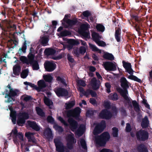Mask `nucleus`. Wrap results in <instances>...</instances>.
<instances>
[{
    "instance_id": "nucleus-48",
    "label": "nucleus",
    "mask_w": 152,
    "mask_h": 152,
    "mask_svg": "<svg viewBox=\"0 0 152 152\" xmlns=\"http://www.w3.org/2000/svg\"><path fill=\"white\" fill-rule=\"evenodd\" d=\"M113 132L112 134L114 137H117L118 136V129L116 127H113L112 128Z\"/></svg>"
},
{
    "instance_id": "nucleus-10",
    "label": "nucleus",
    "mask_w": 152,
    "mask_h": 152,
    "mask_svg": "<svg viewBox=\"0 0 152 152\" xmlns=\"http://www.w3.org/2000/svg\"><path fill=\"white\" fill-rule=\"evenodd\" d=\"M54 91L58 97L67 96L69 95V92L66 89L61 87H57Z\"/></svg>"
},
{
    "instance_id": "nucleus-53",
    "label": "nucleus",
    "mask_w": 152,
    "mask_h": 152,
    "mask_svg": "<svg viewBox=\"0 0 152 152\" xmlns=\"http://www.w3.org/2000/svg\"><path fill=\"white\" fill-rule=\"evenodd\" d=\"M104 106L105 108V109L108 110L111 107V106L110 102L108 101H104Z\"/></svg>"
},
{
    "instance_id": "nucleus-63",
    "label": "nucleus",
    "mask_w": 152,
    "mask_h": 152,
    "mask_svg": "<svg viewBox=\"0 0 152 152\" xmlns=\"http://www.w3.org/2000/svg\"><path fill=\"white\" fill-rule=\"evenodd\" d=\"M81 35L83 37L86 38H88L89 37H90L89 32L83 31L82 32Z\"/></svg>"
},
{
    "instance_id": "nucleus-13",
    "label": "nucleus",
    "mask_w": 152,
    "mask_h": 152,
    "mask_svg": "<svg viewBox=\"0 0 152 152\" xmlns=\"http://www.w3.org/2000/svg\"><path fill=\"white\" fill-rule=\"evenodd\" d=\"M115 63H114L110 61H105L103 62V66L107 71H114L116 70V67L115 64Z\"/></svg>"
},
{
    "instance_id": "nucleus-38",
    "label": "nucleus",
    "mask_w": 152,
    "mask_h": 152,
    "mask_svg": "<svg viewBox=\"0 0 152 152\" xmlns=\"http://www.w3.org/2000/svg\"><path fill=\"white\" fill-rule=\"evenodd\" d=\"M92 37L93 40L96 42L99 39L100 36L99 34L96 32H94L92 34Z\"/></svg>"
},
{
    "instance_id": "nucleus-33",
    "label": "nucleus",
    "mask_w": 152,
    "mask_h": 152,
    "mask_svg": "<svg viewBox=\"0 0 152 152\" xmlns=\"http://www.w3.org/2000/svg\"><path fill=\"white\" fill-rule=\"evenodd\" d=\"M139 152H148V149L143 144H141L138 147Z\"/></svg>"
},
{
    "instance_id": "nucleus-29",
    "label": "nucleus",
    "mask_w": 152,
    "mask_h": 152,
    "mask_svg": "<svg viewBox=\"0 0 152 152\" xmlns=\"http://www.w3.org/2000/svg\"><path fill=\"white\" fill-rule=\"evenodd\" d=\"M30 42L27 41L26 40H25L22 46V47L20 48L19 49V52L20 53H25L26 52V50L27 48L26 45L28 44H30Z\"/></svg>"
},
{
    "instance_id": "nucleus-57",
    "label": "nucleus",
    "mask_w": 152,
    "mask_h": 152,
    "mask_svg": "<svg viewBox=\"0 0 152 152\" xmlns=\"http://www.w3.org/2000/svg\"><path fill=\"white\" fill-rule=\"evenodd\" d=\"M82 15L86 18H87L88 19V17L91 15V13L88 10L83 12L82 13Z\"/></svg>"
},
{
    "instance_id": "nucleus-35",
    "label": "nucleus",
    "mask_w": 152,
    "mask_h": 152,
    "mask_svg": "<svg viewBox=\"0 0 152 152\" xmlns=\"http://www.w3.org/2000/svg\"><path fill=\"white\" fill-rule=\"evenodd\" d=\"M18 116L24 119L25 120L28 119L29 118L28 113L26 112L20 113Z\"/></svg>"
},
{
    "instance_id": "nucleus-21",
    "label": "nucleus",
    "mask_w": 152,
    "mask_h": 152,
    "mask_svg": "<svg viewBox=\"0 0 152 152\" xmlns=\"http://www.w3.org/2000/svg\"><path fill=\"white\" fill-rule=\"evenodd\" d=\"M77 22V18L75 17L73 19H68L66 22L68 25L65 27H72L75 25Z\"/></svg>"
},
{
    "instance_id": "nucleus-31",
    "label": "nucleus",
    "mask_w": 152,
    "mask_h": 152,
    "mask_svg": "<svg viewBox=\"0 0 152 152\" xmlns=\"http://www.w3.org/2000/svg\"><path fill=\"white\" fill-rule=\"evenodd\" d=\"M85 128V126L81 124L76 132V134L79 136H81L83 134V131Z\"/></svg>"
},
{
    "instance_id": "nucleus-39",
    "label": "nucleus",
    "mask_w": 152,
    "mask_h": 152,
    "mask_svg": "<svg viewBox=\"0 0 152 152\" xmlns=\"http://www.w3.org/2000/svg\"><path fill=\"white\" fill-rule=\"evenodd\" d=\"M36 110L37 113L38 115L42 117L45 116V113L41 108L38 107H36Z\"/></svg>"
},
{
    "instance_id": "nucleus-9",
    "label": "nucleus",
    "mask_w": 152,
    "mask_h": 152,
    "mask_svg": "<svg viewBox=\"0 0 152 152\" xmlns=\"http://www.w3.org/2000/svg\"><path fill=\"white\" fill-rule=\"evenodd\" d=\"M99 116L100 118L109 120L112 117L113 115L110 111L107 109H103L101 111Z\"/></svg>"
},
{
    "instance_id": "nucleus-4",
    "label": "nucleus",
    "mask_w": 152,
    "mask_h": 152,
    "mask_svg": "<svg viewBox=\"0 0 152 152\" xmlns=\"http://www.w3.org/2000/svg\"><path fill=\"white\" fill-rule=\"evenodd\" d=\"M122 64L126 70V72L131 75L128 76V78L139 83H141L142 81L141 79L138 78L136 76L132 75L133 74L134 71L132 68L131 64L130 63L126 62L124 61H122Z\"/></svg>"
},
{
    "instance_id": "nucleus-62",
    "label": "nucleus",
    "mask_w": 152,
    "mask_h": 152,
    "mask_svg": "<svg viewBox=\"0 0 152 152\" xmlns=\"http://www.w3.org/2000/svg\"><path fill=\"white\" fill-rule=\"evenodd\" d=\"M72 53L75 55V56L77 57H79L80 56V53L78 50V48L76 49H74L72 51Z\"/></svg>"
},
{
    "instance_id": "nucleus-11",
    "label": "nucleus",
    "mask_w": 152,
    "mask_h": 152,
    "mask_svg": "<svg viewBox=\"0 0 152 152\" xmlns=\"http://www.w3.org/2000/svg\"><path fill=\"white\" fill-rule=\"evenodd\" d=\"M54 142L56 147V150L58 152H64L66 148L60 140L57 139L54 140Z\"/></svg>"
},
{
    "instance_id": "nucleus-12",
    "label": "nucleus",
    "mask_w": 152,
    "mask_h": 152,
    "mask_svg": "<svg viewBox=\"0 0 152 152\" xmlns=\"http://www.w3.org/2000/svg\"><path fill=\"white\" fill-rule=\"evenodd\" d=\"M45 70L48 72H52L56 68V65L53 61H46L44 64Z\"/></svg>"
},
{
    "instance_id": "nucleus-49",
    "label": "nucleus",
    "mask_w": 152,
    "mask_h": 152,
    "mask_svg": "<svg viewBox=\"0 0 152 152\" xmlns=\"http://www.w3.org/2000/svg\"><path fill=\"white\" fill-rule=\"evenodd\" d=\"M53 127L56 130L58 131L59 132H61L64 131L63 129L61 126H59L56 124L54 125Z\"/></svg>"
},
{
    "instance_id": "nucleus-3",
    "label": "nucleus",
    "mask_w": 152,
    "mask_h": 152,
    "mask_svg": "<svg viewBox=\"0 0 152 152\" xmlns=\"http://www.w3.org/2000/svg\"><path fill=\"white\" fill-rule=\"evenodd\" d=\"M7 87L9 89V91L6 89L4 92L3 93V95L5 94V98H7V102L10 103L12 101H15V98L19 95V91L16 89H14L12 88L11 84H9Z\"/></svg>"
},
{
    "instance_id": "nucleus-36",
    "label": "nucleus",
    "mask_w": 152,
    "mask_h": 152,
    "mask_svg": "<svg viewBox=\"0 0 152 152\" xmlns=\"http://www.w3.org/2000/svg\"><path fill=\"white\" fill-rule=\"evenodd\" d=\"M96 28L97 31L102 32L104 31L105 29L104 26L100 23L97 24Z\"/></svg>"
},
{
    "instance_id": "nucleus-50",
    "label": "nucleus",
    "mask_w": 152,
    "mask_h": 152,
    "mask_svg": "<svg viewBox=\"0 0 152 152\" xmlns=\"http://www.w3.org/2000/svg\"><path fill=\"white\" fill-rule=\"evenodd\" d=\"M80 142L82 148L84 149H87V147L86 142L84 139L83 138L80 139Z\"/></svg>"
},
{
    "instance_id": "nucleus-32",
    "label": "nucleus",
    "mask_w": 152,
    "mask_h": 152,
    "mask_svg": "<svg viewBox=\"0 0 152 152\" xmlns=\"http://www.w3.org/2000/svg\"><path fill=\"white\" fill-rule=\"evenodd\" d=\"M78 90L80 93H82L84 96L87 97H88V96L90 94L89 92L90 89H88L85 91L84 90L83 88L81 87H79Z\"/></svg>"
},
{
    "instance_id": "nucleus-51",
    "label": "nucleus",
    "mask_w": 152,
    "mask_h": 152,
    "mask_svg": "<svg viewBox=\"0 0 152 152\" xmlns=\"http://www.w3.org/2000/svg\"><path fill=\"white\" fill-rule=\"evenodd\" d=\"M10 115V117L12 118V121L13 123V124H15L16 123V112H15V113H11Z\"/></svg>"
},
{
    "instance_id": "nucleus-44",
    "label": "nucleus",
    "mask_w": 152,
    "mask_h": 152,
    "mask_svg": "<svg viewBox=\"0 0 152 152\" xmlns=\"http://www.w3.org/2000/svg\"><path fill=\"white\" fill-rule=\"evenodd\" d=\"M71 35V32L69 31L65 30L60 32V35L61 37H66Z\"/></svg>"
},
{
    "instance_id": "nucleus-14",
    "label": "nucleus",
    "mask_w": 152,
    "mask_h": 152,
    "mask_svg": "<svg viewBox=\"0 0 152 152\" xmlns=\"http://www.w3.org/2000/svg\"><path fill=\"white\" fill-rule=\"evenodd\" d=\"M76 142V140L74 138L73 135L69 134L68 136L67 143V146L68 148L70 149H72L73 148V144Z\"/></svg>"
},
{
    "instance_id": "nucleus-61",
    "label": "nucleus",
    "mask_w": 152,
    "mask_h": 152,
    "mask_svg": "<svg viewBox=\"0 0 152 152\" xmlns=\"http://www.w3.org/2000/svg\"><path fill=\"white\" fill-rule=\"evenodd\" d=\"M96 43L100 46L104 47L106 45L105 42L103 41L100 40L99 39L96 41Z\"/></svg>"
},
{
    "instance_id": "nucleus-28",
    "label": "nucleus",
    "mask_w": 152,
    "mask_h": 152,
    "mask_svg": "<svg viewBox=\"0 0 152 152\" xmlns=\"http://www.w3.org/2000/svg\"><path fill=\"white\" fill-rule=\"evenodd\" d=\"M34 58L32 61H30L29 64L32 65V68L34 70H38L39 69V65L37 61L35 60Z\"/></svg>"
},
{
    "instance_id": "nucleus-37",
    "label": "nucleus",
    "mask_w": 152,
    "mask_h": 152,
    "mask_svg": "<svg viewBox=\"0 0 152 152\" xmlns=\"http://www.w3.org/2000/svg\"><path fill=\"white\" fill-rule=\"evenodd\" d=\"M20 60L23 64H26L27 65H28L30 63V61L29 60L28 58L25 56H22L20 58Z\"/></svg>"
},
{
    "instance_id": "nucleus-45",
    "label": "nucleus",
    "mask_w": 152,
    "mask_h": 152,
    "mask_svg": "<svg viewBox=\"0 0 152 152\" xmlns=\"http://www.w3.org/2000/svg\"><path fill=\"white\" fill-rule=\"evenodd\" d=\"M89 45L90 48L92 50V51L94 52L98 51L99 53H101V50L99 49L95 45L90 43H89Z\"/></svg>"
},
{
    "instance_id": "nucleus-6",
    "label": "nucleus",
    "mask_w": 152,
    "mask_h": 152,
    "mask_svg": "<svg viewBox=\"0 0 152 152\" xmlns=\"http://www.w3.org/2000/svg\"><path fill=\"white\" fill-rule=\"evenodd\" d=\"M130 15L132 19L134 20L135 21L134 22L132 23L134 25V28L138 34H140V30L141 29V27L142 26V23L143 21V19L138 16L137 14L135 13H132Z\"/></svg>"
},
{
    "instance_id": "nucleus-58",
    "label": "nucleus",
    "mask_w": 152,
    "mask_h": 152,
    "mask_svg": "<svg viewBox=\"0 0 152 152\" xmlns=\"http://www.w3.org/2000/svg\"><path fill=\"white\" fill-rule=\"evenodd\" d=\"M77 83L78 85L83 87H85L86 85L85 82L82 80H78L77 81Z\"/></svg>"
},
{
    "instance_id": "nucleus-19",
    "label": "nucleus",
    "mask_w": 152,
    "mask_h": 152,
    "mask_svg": "<svg viewBox=\"0 0 152 152\" xmlns=\"http://www.w3.org/2000/svg\"><path fill=\"white\" fill-rule=\"evenodd\" d=\"M38 52L37 50H35L34 48L31 47L30 49V52L27 56L29 60L32 61L34 58L35 54Z\"/></svg>"
},
{
    "instance_id": "nucleus-56",
    "label": "nucleus",
    "mask_w": 152,
    "mask_h": 152,
    "mask_svg": "<svg viewBox=\"0 0 152 152\" xmlns=\"http://www.w3.org/2000/svg\"><path fill=\"white\" fill-rule=\"evenodd\" d=\"M58 119L61 123L64 124L66 126H69L68 124L65 121V120L61 116L58 118Z\"/></svg>"
},
{
    "instance_id": "nucleus-46",
    "label": "nucleus",
    "mask_w": 152,
    "mask_h": 152,
    "mask_svg": "<svg viewBox=\"0 0 152 152\" xmlns=\"http://www.w3.org/2000/svg\"><path fill=\"white\" fill-rule=\"evenodd\" d=\"M43 77L45 81L48 83L51 82L53 79L52 77L50 75H44Z\"/></svg>"
},
{
    "instance_id": "nucleus-59",
    "label": "nucleus",
    "mask_w": 152,
    "mask_h": 152,
    "mask_svg": "<svg viewBox=\"0 0 152 152\" xmlns=\"http://www.w3.org/2000/svg\"><path fill=\"white\" fill-rule=\"evenodd\" d=\"M18 133V132L17 128L15 127L14 129L12 130L11 132L10 133L9 135H10V137H11L12 136V134H13V135L16 136Z\"/></svg>"
},
{
    "instance_id": "nucleus-60",
    "label": "nucleus",
    "mask_w": 152,
    "mask_h": 152,
    "mask_svg": "<svg viewBox=\"0 0 152 152\" xmlns=\"http://www.w3.org/2000/svg\"><path fill=\"white\" fill-rule=\"evenodd\" d=\"M73 46L77 45L79 44L80 43L79 41L76 40L74 39H70L69 40Z\"/></svg>"
},
{
    "instance_id": "nucleus-15",
    "label": "nucleus",
    "mask_w": 152,
    "mask_h": 152,
    "mask_svg": "<svg viewBox=\"0 0 152 152\" xmlns=\"http://www.w3.org/2000/svg\"><path fill=\"white\" fill-rule=\"evenodd\" d=\"M67 121L69 124V127L72 131L77 129L78 127L77 122L72 118H68Z\"/></svg>"
},
{
    "instance_id": "nucleus-16",
    "label": "nucleus",
    "mask_w": 152,
    "mask_h": 152,
    "mask_svg": "<svg viewBox=\"0 0 152 152\" xmlns=\"http://www.w3.org/2000/svg\"><path fill=\"white\" fill-rule=\"evenodd\" d=\"M27 123L29 127L33 129L38 131L40 130V127L37 125L36 123L33 121H28Z\"/></svg>"
},
{
    "instance_id": "nucleus-2",
    "label": "nucleus",
    "mask_w": 152,
    "mask_h": 152,
    "mask_svg": "<svg viewBox=\"0 0 152 152\" xmlns=\"http://www.w3.org/2000/svg\"><path fill=\"white\" fill-rule=\"evenodd\" d=\"M0 28L2 30L4 31L10 32V35H12L13 38H15V32L12 33L13 31H16L17 26L14 23H12V21L9 19L1 20L0 22Z\"/></svg>"
},
{
    "instance_id": "nucleus-1",
    "label": "nucleus",
    "mask_w": 152,
    "mask_h": 152,
    "mask_svg": "<svg viewBox=\"0 0 152 152\" xmlns=\"http://www.w3.org/2000/svg\"><path fill=\"white\" fill-rule=\"evenodd\" d=\"M120 82L121 83V86L124 90L120 88H117V90L127 101L126 103L128 104L129 106L130 107L132 108V105L130 99L126 95L128 93L127 89L129 88L128 82L125 77H123L121 78Z\"/></svg>"
},
{
    "instance_id": "nucleus-7",
    "label": "nucleus",
    "mask_w": 152,
    "mask_h": 152,
    "mask_svg": "<svg viewBox=\"0 0 152 152\" xmlns=\"http://www.w3.org/2000/svg\"><path fill=\"white\" fill-rule=\"evenodd\" d=\"M136 136L138 141H144L148 139L149 133L147 131L141 129L136 132Z\"/></svg>"
},
{
    "instance_id": "nucleus-27",
    "label": "nucleus",
    "mask_w": 152,
    "mask_h": 152,
    "mask_svg": "<svg viewBox=\"0 0 152 152\" xmlns=\"http://www.w3.org/2000/svg\"><path fill=\"white\" fill-rule=\"evenodd\" d=\"M103 58L104 59L113 61L114 59V57L113 55L107 52L105 53L102 56Z\"/></svg>"
},
{
    "instance_id": "nucleus-55",
    "label": "nucleus",
    "mask_w": 152,
    "mask_h": 152,
    "mask_svg": "<svg viewBox=\"0 0 152 152\" xmlns=\"http://www.w3.org/2000/svg\"><path fill=\"white\" fill-rule=\"evenodd\" d=\"M73 112L74 114L77 116H79L80 113V109L79 107H77L75 108Z\"/></svg>"
},
{
    "instance_id": "nucleus-8",
    "label": "nucleus",
    "mask_w": 152,
    "mask_h": 152,
    "mask_svg": "<svg viewBox=\"0 0 152 152\" xmlns=\"http://www.w3.org/2000/svg\"><path fill=\"white\" fill-rule=\"evenodd\" d=\"M106 127L105 121L102 120L95 126L93 132L94 135H96L102 133Z\"/></svg>"
},
{
    "instance_id": "nucleus-64",
    "label": "nucleus",
    "mask_w": 152,
    "mask_h": 152,
    "mask_svg": "<svg viewBox=\"0 0 152 152\" xmlns=\"http://www.w3.org/2000/svg\"><path fill=\"white\" fill-rule=\"evenodd\" d=\"M47 121L48 123L53 124L54 122V120L53 117L50 115L48 116L47 118Z\"/></svg>"
},
{
    "instance_id": "nucleus-42",
    "label": "nucleus",
    "mask_w": 152,
    "mask_h": 152,
    "mask_svg": "<svg viewBox=\"0 0 152 152\" xmlns=\"http://www.w3.org/2000/svg\"><path fill=\"white\" fill-rule=\"evenodd\" d=\"M26 120L25 119L21 118L18 116V120L17 121V124L19 126H22L23 124L25 123Z\"/></svg>"
},
{
    "instance_id": "nucleus-43",
    "label": "nucleus",
    "mask_w": 152,
    "mask_h": 152,
    "mask_svg": "<svg viewBox=\"0 0 152 152\" xmlns=\"http://www.w3.org/2000/svg\"><path fill=\"white\" fill-rule=\"evenodd\" d=\"M44 102L48 106L50 107L53 104V102L50 99L45 97L44 99Z\"/></svg>"
},
{
    "instance_id": "nucleus-20",
    "label": "nucleus",
    "mask_w": 152,
    "mask_h": 152,
    "mask_svg": "<svg viewBox=\"0 0 152 152\" xmlns=\"http://www.w3.org/2000/svg\"><path fill=\"white\" fill-rule=\"evenodd\" d=\"M149 121L148 118L147 116H145L144 118L142 119L141 123V125L142 128H148L149 126Z\"/></svg>"
},
{
    "instance_id": "nucleus-25",
    "label": "nucleus",
    "mask_w": 152,
    "mask_h": 152,
    "mask_svg": "<svg viewBox=\"0 0 152 152\" xmlns=\"http://www.w3.org/2000/svg\"><path fill=\"white\" fill-rule=\"evenodd\" d=\"M121 31L120 28H115V38L117 42H119L121 41Z\"/></svg>"
},
{
    "instance_id": "nucleus-54",
    "label": "nucleus",
    "mask_w": 152,
    "mask_h": 152,
    "mask_svg": "<svg viewBox=\"0 0 152 152\" xmlns=\"http://www.w3.org/2000/svg\"><path fill=\"white\" fill-rule=\"evenodd\" d=\"M65 113L67 117L69 118H71V117L73 116L74 114L73 111L71 110L66 111L65 112Z\"/></svg>"
},
{
    "instance_id": "nucleus-52",
    "label": "nucleus",
    "mask_w": 152,
    "mask_h": 152,
    "mask_svg": "<svg viewBox=\"0 0 152 152\" xmlns=\"http://www.w3.org/2000/svg\"><path fill=\"white\" fill-rule=\"evenodd\" d=\"M8 42L10 43L11 45L14 44V46L12 47V48H14L16 47L17 45L18 44V42L16 40H13L12 39H10L8 41Z\"/></svg>"
},
{
    "instance_id": "nucleus-22",
    "label": "nucleus",
    "mask_w": 152,
    "mask_h": 152,
    "mask_svg": "<svg viewBox=\"0 0 152 152\" xmlns=\"http://www.w3.org/2000/svg\"><path fill=\"white\" fill-rule=\"evenodd\" d=\"M25 136L28 140V142H32L33 143H36V140L33 134L31 132H26Z\"/></svg>"
},
{
    "instance_id": "nucleus-47",
    "label": "nucleus",
    "mask_w": 152,
    "mask_h": 152,
    "mask_svg": "<svg viewBox=\"0 0 152 152\" xmlns=\"http://www.w3.org/2000/svg\"><path fill=\"white\" fill-rule=\"evenodd\" d=\"M66 109H69L75 105V102L74 101H72L69 102L68 103H66Z\"/></svg>"
},
{
    "instance_id": "nucleus-24",
    "label": "nucleus",
    "mask_w": 152,
    "mask_h": 152,
    "mask_svg": "<svg viewBox=\"0 0 152 152\" xmlns=\"http://www.w3.org/2000/svg\"><path fill=\"white\" fill-rule=\"evenodd\" d=\"M44 135L47 139H50L53 137L51 129L49 128L46 129L44 132Z\"/></svg>"
},
{
    "instance_id": "nucleus-30",
    "label": "nucleus",
    "mask_w": 152,
    "mask_h": 152,
    "mask_svg": "<svg viewBox=\"0 0 152 152\" xmlns=\"http://www.w3.org/2000/svg\"><path fill=\"white\" fill-rule=\"evenodd\" d=\"M56 53V51L55 49L51 48H47L44 51L45 54L47 56L53 55Z\"/></svg>"
},
{
    "instance_id": "nucleus-5",
    "label": "nucleus",
    "mask_w": 152,
    "mask_h": 152,
    "mask_svg": "<svg viewBox=\"0 0 152 152\" xmlns=\"http://www.w3.org/2000/svg\"><path fill=\"white\" fill-rule=\"evenodd\" d=\"M110 138V136L107 132H105L100 136L95 138V141L97 145L100 146H105L107 142Z\"/></svg>"
},
{
    "instance_id": "nucleus-34",
    "label": "nucleus",
    "mask_w": 152,
    "mask_h": 152,
    "mask_svg": "<svg viewBox=\"0 0 152 152\" xmlns=\"http://www.w3.org/2000/svg\"><path fill=\"white\" fill-rule=\"evenodd\" d=\"M108 98L110 100L113 101H117L118 99V94L116 93H111L109 94Z\"/></svg>"
},
{
    "instance_id": "nucleus-41",
    "label": "nucleus",
    "mask_w": 152,
    "mask_h": 152,
    "mask_svg": "<svg viewBox=\"0 0 152 152\" xmlns=\"http://www.w3.org/2000/svg\"><path fill=\"white\" fill-rule=\"evenodd\" d=\"M132 103L135 111H137V110L139 111L140 110L139 104L136 100L132 101Z\"/></svg>"
},
{
    "instance_id": "nucleus-26",
    "label": "nucleus",
    "mask_w": 152,
    "mask_h": 152,
    "mask_svg": "<svg viewBox=\"0 0 152 152\" xmlns=\"http://www.w3.org/2000/svg\"><path fill=\"white\" fill-rule=\"evenodd\" d=\"M21 70L20 66L18 65H15L13 66V74L16 76H18Z\"/></svg>"
},
{
    "instance_id": "nucleus-18",
    "label": "nucleus",
    "mask_w": 152,
    "mask_h": 152,
    "mask_svg": "<svg viewBox=\"0 0 152 152\" xmlns=\"http://www.w3.org/2000/svg\"><path fill=\"white\" fill-rule=\"evenodd\" d=\"M49 36L45 35L42 37H41L39 40V42L43 46H46L49 40Z\"/></svg>"
},
{
    "instance_id": "nucleus-17",
    "label": "nucleus",
    "mask_w": 152,
    "mask_h": 152,
    "mask_svg": "<svg viewBox=\"0 0 152 152\" xmlns=\"http://www.w3.org/2000/svg\"><path fill=\"white\" fill-rule=\"evenodd\" d=\"M38 86H36V90L38 91H42V89L43 88H45L46 86V85L43 80H40L38 82Z\"/></svg>"
},
{
    "instance_id": "nucleus-23",
    "label": "nucleus",
    "mask_w": 152,
    "mask_h": 152,
    "mask_svg": "<svg viewBox=\"0 0 152 152\" xmlns=\"http://www.w3.org/2000/svg\"><path fill=\"white\" fill-rule=\"evenodd\" d=\"M99 81L97 82L95 78H93L91 81V84L93 89L96 90L99 88L100 87Z\"/></svg>"
},
{
    "instance_id": "nucleus-40",
    "label": "nucleus",
    "mask_w": 152,
    "mask_h": 152,
    "mask_svg": "<svg viewBox=\"0 0 152 152\" xmlns=\"http://www.w3.org/2000/svg\"><path fill=\"white\" fill-rule=\"evenodd\" d=\"M28 69H25L23 70L20 74L21 77L23 79L26 78L28 75Z\"/></svg>"
}]
</instances>
